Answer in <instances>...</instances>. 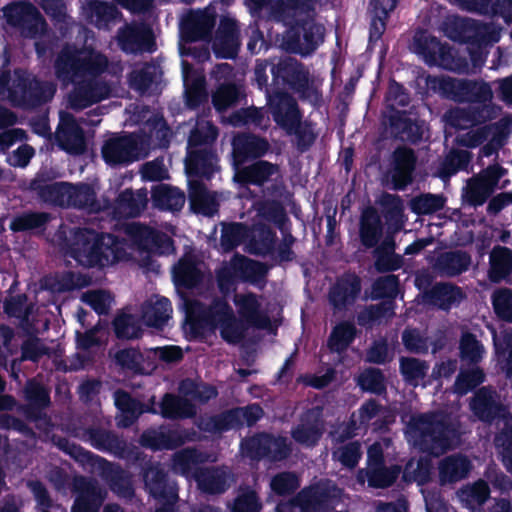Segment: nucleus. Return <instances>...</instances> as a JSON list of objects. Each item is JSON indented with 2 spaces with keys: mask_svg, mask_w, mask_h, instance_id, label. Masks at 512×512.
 I'll list each match as a JSON object with an SVG mask.
<instances>
[{
  "mask_svg": "<svg viewBox=\"0 0 512 512\" xmlns=\"http://www.w3.org/2000/svg\"><path fill=\"white\" fill-rule=\"evenodd\" d=\"M266 8L269 20L286 27L281 40L286 52L306 57L324 41V27L313 18L309 0H274Z\"/></svg>",
  "mask_w": 512,
  "mask_h": 512,
  "instance_id": "nucleus-1",
  "label": "nucleus"
},
{
  "mask_svg": "<svg viewBox=\"0 0 512 512\" xmlns=\"http://www.w3.org/2000/svg\"><path fill=\"white\" fill-rule=\"evenodd\" d=\"M66 254L78 264L87 267H106L123 259L125 249L118 237L98 233L90 228H73L64 238Z\"/></svg>",
  "mask_w": 512,
  "mask_h": 512,
  "instance_id": "nucleus-2",
  "label": "nucleus"
},
{
  "mask_svg": "<svg viewBox=\"0 0 512 512\" xmlns=\"http://www.w3.org/2000/svg\"><path fill=\"white\" fill-rule=\"evenodd\" d=\"M457 430L441 413L424 412L411 415L406 435L420 451L439 456L451 449Z\"/></svg>",
  "mask_w": 512,
  "mask_h": 512,
  "instance_id": "nucleus-3",
  "label": "nucleus"
},
{
  "mask_svg": "<svg viewBox=\"0 0 512 512\" xmlns=\"http://www.w3.org/2000/svg\"><path fill=\"white\" fill-rule=\"evenodd\" d=\"M268 62L272 81L269 86L273 90L285 88L295 93L303 102H309L316 106L322 98L321 92L314 85L309 69L302 62L292 57L279 59L276 62L265 59Z\"/></svg>",
  "mask_w": 512,
  "mask_h": 512,
  "instance_id": "nucleus-4",
  "label": "nucleus"
},
{
  "mask_svg": "<svg viewBox=\"0 0 512 512\" xmlns=\"http://www.w3.org/2000/svg\"><path fill=\"white\" fill-rule=\"evenodd\" d=\"M425 86L428 93L459 104H487L493 98L491 86L483 80L427 74Z\"/></svg>",
  "mask_w": 512,
  "mask_h": 512,
  "instance_id": "nucleus-5",
  "label": "nucleus"
},
{
  "mask_svg": "<svg viewBox=\"0 0 512 512\" xmlns=\"http://www.w3.org/2000/svg\"><path fill=\"white\" fill-rule=\"evenodd\" d=\"M268 62L256 60L253 82L263 91L267 100L268 110L274 122L283 130L291 128L303 114L296 99L285 90H273L269 86Z\"/></svg>",
  "mask_w": 512,
  "mask_h": 512,
  "instance_id": "nucleus-6",
  "label": "nucleus"
},
{
  "mask_svg": "<svg viewBox=\"0 0 512 512\" xmlns=\"http://www.w3.org/2000/svg\"><path fill=\"white\" fill-rule=\"evenodd\" d=\"M55 92L53 83L39 80L24 69L14 70L12 84L8 89L11 102L23 109H34L48 103Z\"/></svg>",
  "mask_w": 512,
  "mask_h": 512,
  "instance_id": "nucleus-7",
  "label": "nucleus"
},
{
  "mask_svg": "<svg viewBox=\"0 0 512 512\" xmlns=\"http://www.w3.org/2000/svg\"><path fill=\"white\" fill-rule=\"evenodd\" d=\"M136 459L140 461V474L145 491L161 505H175L178 500V486L170 478L164 465L144 454H139Z\"/></svg>",
  "mask_w": 512,
  "mask_h": 512,
  "instance_id": "nucleus-8",
  "label": "nucleus"
},
{
  "mask_svg": "<svg viewBox=\"0 0 512 512\" xmlns=\"http://www.w3.org/2000/svg\"><path fill=\"white\" fill-rule=\"evenodd\" d=\"M342 490L330 480H320L301 489L293 499L300 512H332L339 504Z\"/></svg>",
  "mask_w": 512,
  "mask_h": 512,
  "instance_id": "nucleus-9",
  "label": "nucleus"
},
{
  "mask_svg": "<svg viewBox=\"0 0 512 512\" xmlns=\"http://www.w3.org/2000/svg\"><path fill=\"white\" fill-rule=\"evenodd\" d=\"M241 449L251 460H269L279 462L291 454V445L287 438L274 436L271 433L260 432L241 442Z\"/></svg>",
  "mask_w": 512,
  "mask_h": 512,
  "instance_id": "nucleus-10",
  "label": "nucleus"
},
{
  "mask_svg": "<svg viewBox=\"0 0 512 512\" xmlns=\"http://www.w3.org/2000/svg\"><path fill=\"white\" fill-rule=\"evenodd\" d=\"M470 408L481 422L487 424H504L512 417L508 407L501 402L499 394L491 386H482L475 392Z\"/></svg>",
  "mask_w": 512,
  "mask_h": 512,
  "instance_id": "nucleus-11",
  "label": "nucleus"
},
{
  "mask_svg": "<svg viewBox=\"0 0 512 512\" xmlns=\"http://www.w3.org/2000/svg\"><path fill=\"white\" fill-rule=\"evenodd\" d=\"M362 291V280L355 272L346 271L336 277L328 291V302L333 313H345L354 307Z\"/></svg>",
  "mask_w": 512,
  "mask_h": 512,
  "instance_id": "nucleus-12",
  "label": "nucleus"
},
{
  "mask_svg": "<svg viewBox=\"0 0 512 512\" xmlns=\"http://www.w3.org/2000/svg\"><path fill=\"white\" fill-rule=\"evenodd\" d=\"M8 22L19 29L25 38L34 39L47 29V23L39 10L29 2H20L7 7Z\"/></svg>",
  "mask_w": 512,
  "mask_h": 512,
  "instance_id": "nucleus-13",
  "label": "nucleus"
},
{
  "mask_svg": "<svg viewBox=\"0 0 512 512\" xmlns=\"http://www.w3.org/2000/svg\"><path fill=\"white\" fill-rule=\"evenodd\" d=\"M415 52L422 56L429 66H440L447 70H456L451 47L430 35L427 31H420L414 36Z\"/></svg>",
  "mask_w": 512,
  "mask_h": 512,
  "instance_id": "nucleus-14",
  "label": "nucleus"
},
{
  "mask_svg": "<svg viewBox=\"0 0 512 512\" xmlns=\"http://www.w3.org/2000/svg\"><path fill=\"white\" fill-rule=\"evenodd\" d=\"M117 40L120 49L127 54L152 53L156 50L153 29L145 22L125 24L119 28Z\"/></svg>",
  "mask_w": 512,
  "mask_h": 512,
  "instance_id": "nucleus-15",
  "label": "nucleus"
},
{
  "mask_svg": "<svg viewBox=\"0 0 512 512\" xmlns=\"http://www.w3.org/2000/svg\"><path fill=\"white\" fill-rule=\"evenodd\" d=\"M126 233L141 251L155 255H169L174 250L173 239L155 228L133 223L127 227Z\"/></svg>",
  "mask_w": 512,
  "mask_h": 512,
  "instance_id": "nucleus-16",
  "label": "nucleus"
},
{
  "mask_svg": "<svg viewBox=\"0 0 512 512\" xmlns=\"http://www.w3.org/2000/svg\"><path fill=\"white\" fill-rule=\"evenodd\" d=\"M195 432L188 429H168L165 426L148 428L142 432L139 443L152 451L174 450L192 441Z\"/></svg>",
  "mask_w": 512,
  "mask_h": 512,
  "instance_id": "nucleus-17",
  "label": "nucleus"
},
{
  "mask_svg": "<svg viewBox=\"0 0 512 512\" xmlns=\"http://www.w3.org/2000/svg\"><path fill=\"white\" fill-rule=\"evenodd\" d=\"M387 125L391 138L395 140L418 144L423 138V121L406 110L391 107Z\"/></svg>",
  "mask_w": 512,
  "mask_h": 512,
  "instance_id": "nucleus-18",
  "label": "nucleus"
},
{
  "mask_svg": "<svg viewBox=\"0 0 512 512\" xmlns=\"http://www.w3.org/2000/svg\"><path fill=\"white\" fill-rule=\"evenodd\" d=\"M140 143L141 137L135 133L109 138L102 146V158L110 166L129 164L136 160Z\"/></svg>",
  "mask_w": 512,
  "mask_h": 512,
  "instance_id": "nucleus-19",
  "label": "nucleus"
},
{
  "mask_svg": "<svg viewBox=\"0 0 512 512\" xmlns=\"http://www.w3.org/2000/svg\"><path fill=\"white\" fill-rule=\"evenodd\" d=\"M216 25V13L208 10H191L180 22L181 39L186 43L209 41Z\"/></svg>",
  "mask_w": 512,
  "mask_h": 512,
  "instance_id": "nucleus-20",
  "label": "nucleus"
},
{
  "mask_svg": "<svg viewBox=\"0 0 512 512\" xmlns=\"http://www.w3.org/2000/svg\"><path fill=\"white\" fill-rule=\"evenodd\" d=\"M232 166L237 167L249 161L260 160L270 149L268 140L250 132H239L231 141Z\"/></svg>",
  "mask_w": 512,
  "mask_h": 512,
  "instance_id": "nucleus-21",
  "label": "nucleus"
},
{
  "mask_svg": "<svg viewBox=\"0 0 512 512\" xmlns=\"http://www.w3.org/2000/svg\"><path fill=\"white\" fill-rule=\"evenodd\" d=\"M417 165L415 151L405 145L397 146L390 157V178L393 188L405 190L412 182Z\"/></svg>",
  "mask_w": 512,
  "mask_h": 512,
  "instance_id": "nucleus-22",
  "label": "nucleus"
},
{
  "mask_svg": "<svg viewBox=\"0 0 512 512\" xmlns=\"http://www.w3.org/2000/svg\"><path fill=\"white\" fill-rule=\"evenodd\" d=\"M219 162L216 148L187 150L185 172L190 178L210 181L221 169Z\"/></svg>",
  "mask_w": 512,
  "mask_h": 512,
  "instance_id": "nucleus-23",
  "label": "nucleus"
},
{
  "mask_svg": "<svg viewBox=\"0 0 512 512\" xmlns=\"http://www.w3.org/2000/svg\"><path fill=\"white\" fill-rule=\"evenodd\" d=\"M234 181L241 187L249 185L262 187L278 172V165L266 160H257L250 165L233 167Z\"/></svg>",
  "mask_w": 512,
  "mask_h": 512,
  "instance_id": "nucleus-24",
  "label": "nucleus"
},
{
  "mask_svg": "<svg viewBox=\"0 0 512 512\" xmlns=\"http://www.w3.org/2000/svg\"><path fill=\"white\" fill-rule=\"evenodd\" d=\"M323 435V425L319 412L313 409L300 417V423L291 430L292 439L304 447H315Z\"/></svg>",
  "mask_w": 512,
  "mask_h": 512,
  "instance_id": "nucleus-25",
  "label": "nucleus"
},
{
  "mask_svg": "<svg viewBox=\"0 0 512 512\" xmlns=\"http://www.w3.org/2000/svg\"><path fill=\"white\" fill-rule=\"evenodd\" d=\"M57 145L67 153L80 155L86 150L84 130L73 116L62 121L56 132Z\"/></svg>",
  "mask_w": 512,
  "mask_h": 512,
  "instance_id": "nucleus-26",
  "label": "nucleus"
},
{
  "mask_svg": "<svg viewBox=\"0 0 512 512\" xmlns=\"http://www.w3.org/2000/svg\"><path fill=\"white\" fill-rule=\"evenodd\" d=\"M109 96V87L100 81H83L78 83L69 96L72 109L80 110L106 99Z\"/></svg>",
  "mask_w": 512,
  "mask_h": 512,
  "instance_id": "nucleus-27",
  "label": "nucleus"
},
{
  "mask_svg": "<svg viewBox=\"0 0 512 512\" xmlns=\"http://www.w3.org/2000/svg\"><path fill=\"white\" fill-rule=\"evenodd\" d=\"M74 487L78 494L71 512H99L104 501L100 488L83 476L75 479Z\"/></svg>",
  "mask_w": 512,
  "mask_h": 512,
  "instance_id": "nucleus-28",
  "label": "nucleus"
},
{
  "mask_svg": "<svg viewBox=\"0 0 512 512\" xmlns=\"http://www.w3.org/2000/svg\"><path fill=\"white\" fill-rule=\"evenodd\" d=\"M54 71L56 78L64 83L81 78V51L74 45H64L55 59Z\"/></svg>",
  "mask_w": 512,
  "mask_h": 512,
  "instance_id": "nucleus-29",
  "label": "nucleus"
},
{
  "mask_svg": "<svg viewBox=\"0 0 512 512\" xmlns=\"http://www.w3.org/2000/svg\"><path fill=\"white\" fill-rule=\"evenodd\" d=\"M465 298L463 289L450 282H437L425 293V303L443 311L458 306Z\"/></svg>",
  "mask_w": 512,
  "mask_h": 512,
  "instance_id": "nucleus-30",
  "label": "nucleus"
},
{
  "mask_svg": "<svg viewBox=\"0 0 512 512\" xmlns=\"http://www.w3.org/2000/svg\"><path fill=\"white\" fill-rule=\"evenodd\" d=\"M398 2L399 0H369L367 9L370 17L369 43H376L382 38L390 13L395 10Z\"/></svg>",
  "mask_w": 512,
  "mask_h": 512,
  "instance_id": "nucleus-31",
  "label": "nucleus"
},
{
  "mask_svg": "<svg viewBox=\"0 0 512 512\" xmlns=\"http://www.w3.org/2000/svg\"><path fill=\"white\" fill-rule=\"evenodd\" d=\"M30 189L45 203L58 207H67L69 182L60 181L47 183L43 175L38 174L31 182Z\"/></svg>",
  "mask_w": 512,
  "mask_h": 512,
  "instance_id": "nucleus-32",
  "label": "nucleus"
},
{
  "mask_svg": "<svg viewBox=\"0 0 512 512\" xmlns=\"http://www.w3.org/2000/svg\"><path fill=\"white\" fill-rule=\"evenodd\" d=\"M196 413V405L189 398L174 393L166 392L159 402V414L164 419H190L195 417Z\"/></svg>",
  "mask_w": 512,
  "mask_h": 512,
  "instance_id": "nucleus-33",
  "label": "nucleus"
},
{
  "mask_svg": "<svg viewBox=\"0 0 512 512\" xmlns=\"http://www.w3.org/2000/svg\"><path fill=\"white\" fill-rule=\"evenodd\" d=\"M471 265V256L464 250H450L440 253L434 269L440 276L456 277L466 272Z\"/></svg>",
  "mask_w": 512,
  "mask_h": 512,
  "instance_id": "nucleus-34",
  "label": "nucleus"
},
{
  "mask_svg": "<svg viewBox=\"0 0 512 512\" xmlns=\"http://www.w3.org/2000/svg\"><path fill=\"white\" fill-rule=\"evenodd\" d=\"M471 468V461L463 454L446 456L439 463V482L446 485L461 481L468 476Z\"/></svg>",
  "mask_w": 512,
  "mask_h": 512,
  "instance_id": "nucleus-35",
  "label": "nucleus"
},
{
  "mask_svg": "<svg viewBox=\"0 0 512 512\" xmlns=\"http://www.w3.org/2000/svg\"><path fill=\"white\" fill-rule=\"evenodd\" d=\"M481 21L472 18L456 17L448 26V36L460 44L479 48Z\"/></svg>",
  "mask_w": 512,
  "mask_h": 512,
  "instance_id": "nucleus-36",
  "label": "nucleus"
},
{
  "mask_svg": "<svg viewBox=\"0 0 512 512\" xmlns=\"http://www.w3.org/2000/svg\"><path fill=\"white\" fill-rule=\"evenodd\" d=\"M383 235V224L375 208L369 207L363 211L359 224V238L366 249L377 246Z\"/></svg>",
  "mask_w": 512,
  "mask_h": 512,
  "instance_id": "nucleus-37",
  "label": "nucleus"
},
{
  "mask_svg": "<svg viewBox=\"0 0 512 512\" xmlns=\"http://www.w3.org/2000/svg\"><path fill=\"white\" fill-rule=\"evenodd\" d=\"M87 19L98 29H106L122 16L118 7L103 0H86L84 7Z\"/></svg>",
  "mask_w": 512,
  "mask_h": 512,
  "instance_id": "nucleus-38",
  "label": "nucleus"
},
{
  "mask_svg": "<svg viewBox=\"0 0 512 512\" xmlns=\"http://www.w3.org/2000/svg\"><path fill=\"white\" fill-rule=\"evenodd\" d=\"M197 427L205 433L223 434L230 430L241 429V422H238L235 409L230 408L217 414L200 417Z\"/></svg>",
  "mask_w": 512,
  "mask_h": 512,
  "instance_id": "nucleus-39",
  "label": "nucleus"
},
{
  "mask_svg": "<svg viewBox=\"0 0 512 512\" xmlns=\"http://www.w3.org/2000/svg\"><path fill=\"white\" fill-rule=\"evenodd\" d=\"M171 301L166 297H159L156 301H146L141 307L142 322L151 328L162 329L172 314Z\"/></svg>",
  "mask_w": 512,
  "mask_h": 512,
  "instance_id": "nucleus-40",
  "label": "nucleus"
},
{
  "mask_svg": "<svg viewBox=\"0 0 512 512\" xmlns=\"http://www.w3.org/2000/svg\"><path fill=\"white\" fill-rule=\"evenodd\" d=\"M203 314V321L208 325L209 331L218 329L234 313L231 305L224 296H215L208 305L197 303Z\"/></svg>",
  "mask_w": 512,
  "mask_h": 512,
  "instance_id": "nucleus-41",
  "label": "nucleus"
},
{
  "mask_svg": "<svg viewBox=\"0 0 512 512\" xmlns=\"http://www.w3.org/2000/svg\"><path fill=\"white\" fill-rule=\"evenodd\" d=\"M200 490L209 495H220L229 488L226 471L218 467L203 468L195 474Z\"/></svg>",
  "mask_w": 512,
  "mask_h": 512,
  "instance_id": "nucleus-42",
  "label": "nucleus"
},
{
  "mask_svg": "<svg viewBox=\"0 0 512 512\" xmlns=\"http://www.w3.org/2000/svg\"><path fill=\"white\" fill-rule=\"evenodd\" d=\"M240 317L248 324L263 328L269 319L261 313V304L254 293L236 295L234 299Z\"/></svg>",
  "mask_w": 512,
  "mask_h": 512,
  "instance_id": "nucleus-43",
  "label": "nucleus"
},
{
  "mask_svg": "<svg viewBox=\"0 0 512 512\" xmlns=\"http://www.w3.org/2000/svg\"><path fill=\"white\" fill-rule=\"evenodd\" d=\"M151 199L155 207L163 211H180L185 204L184 193L166 184H159L151 191Z\"/></svg>",
  "mask_w": 512,
  "mask_h": 512,
  "instance_id": "nucleus-44",
  "label": "nucleus"
},
{
  "mask_svg": "<svg viewBox=\"0 0 512 512\" xmlns=\"http://www.w3.org/2000/svg\"><path fill=\"white\" fill-rule=\"evenodd\" d=\"M233 260L239 281L256 284L265 280L268 268L264 263L244 255H235Z\"/></svg>",
  "mask_w": 512,
  "mask_h": 512,
  "instance_id": "nucleus-45",
  "label": "nucleus"
},
{
  "mask_svg": "<svg viewBox=\"0 0 512 512\" xmlns=\"http://www.w3.org/2000/svg\"><path fill=\"white\" fill-rule=\"evenodd\" d=\"M357 336V328L351 321L336 324L327 339V347L331 353L342 354L347 351Z\"/></svg>",
  "mask_w": 512,
  "mask_h": 512,
  "instance_id": "nucleus-46",
  "label": "nucleus"
},
{
  "mask_svg": "<svg viewBox=\"0 0 512 512\" xmlns=\"http://www.w3.org/2000/svg\"><path fill=\"white\" fill-rule=\"evenodd\" d=\"M244 96L241 85L234 82H224L212 93L211 98L215 110L222 113L236 106Z\"/></svg>",
  "mask_w": 512,
  "mask_h": 512,
  "instance_id": "nucleus-47",
  "label": "nucleus"
},
{
  "mask_svg": "<svg viewBox=\"0 0 512 512\" xmlns=\"http://www.w3.org/2000/svg\"><path fill=\"white\" fill-rule=\"evenodd\" d=\"M67 207L78 209H89L90 211H98L100 204L97 201V195L94 188L88 183H70Z\"/></svg>",
  "mask_w": 512,
  "mask_h": 512,
  "instance_id": "nucleus-48",
  "label": "nucleus"
},
{
  "mask_svg": "<svg viewBox=\"0 0 512 512\" xmlns=\"http://www.w3.org/2000/svg\"><path fill=\"white\" fill-rule=\"evenodd\" d=\"M276 232L267 224H255L251 230L249 245L257 255L271 254L275 250Z\"/></svg>",
  "mask_w": 512,
  "mask_h": 512,
  "instance_id": "nucleus-49",
  "label": "nucleus"
},
{
  "mask_svg": "<svg viewBox=\"0 0 512 512\" xmlns=\"http://www.w3.org/2000/svg\"><path fill=\"white\" fill-rule=\"evenodd\" d=\"M218 136L219 130L213 123H197L189 133L187 150L216 148L215 142Z\"/></svg>",
  "mask_w": 512,
  "mask_h": 512,
  "instance_id": "nucleus-50",
  "label": "nucleus"
},
{
  "mask_svg": "<svg viewBox=\"0 0 512 512\" xmlns=\"http://www.w3.org/2000/svg\"><path fill=\"white\" fill-rule=\"evenodd\" d=\"M115 406L123 414L120 425L127 428L136 422L139 416L143 414L144 403L133 398L130 393L125 390H117L115 392Z\"/></svg>",
  "mask_w": 512,
  "mask_h": 512,
  "instance_id": "nucleus-51",
  "label": "nucleus"
},
{
  "mask_svg": "<svg viewBox=\"0 0 512 512\" xmlns=\"http://www.w3.org/2000/svg\"><path fill=\"white\" fill-rule=\"evenodd\" d=\"M512 270V250L508 247L497 246L490 254L488 275L491 281L499 282L506 278Z\"/></svg>",
  "mask_w": 512,
  "mask_h": 512,
  "instance_id": "nucleus-52",
  "label": "nucleus"
},
{
  "mask_svg": "<svg viewBox=\"0 0 512 512\" xmlns=\"http://www.w3.org/2000/svg\"><path fill=\"white\" fill-rule=\"evenodd\" d=\"M173 279L177 286L193 289L203 280V274L191 259H181L173 270Z\"/></svg>",
  "mask_w": 512,
  "mask_h": 512,
  "instance_id": "nucleus-53",
  "label": "nucleus"
},
{
  "mask_svg": "<svg viewBox=\"0 0 512 512\" xmlns=\"http://www.w3.org/2000/svg\"><path fill=\"white\" fill-rule=\"evenodd\" d=\"M87 435L91 445L104 452H121L124 450L125 442L113 431L102 428H89Z\"/></svg>",
  "mask_w": 512,
  "mask_h": 512,
  "instance_id": "nucleus-54",
  "label": "nucleus"
},
{
  "mask_svg": "<svg viewBox=\"0 0 512 512\" xmlns=\"http://www.w3.org/2000/svg\"><path fill=\"white\" fill-rule=\"evenodd\" d=\"M402 468L399 465L386 467L385 464L373 468H367L366 477L371 488L385 489L391 487L398 479Z\"/></svg>",
  "mask_w": 512,
  "mask_h": 512,
  "instance_id": "nucleus-55",
  "label": "nucleus"
},
{
  "mask_svg": "<svg viewBox=\"0 0 512 512\" xmlns=\"http://www.w3.org/2000/svg\"><path fill=\"white\" fill-rule=\"evenodd\" d=\"M432 463L427 458H420L416 463L413 460L407 462L402 478L407 483L416 482L425 485L431 481Z\"/></svg>",
  "mask_w": 512,
  "mask_h": 512,
  "instance_id": "nucleus-56",
  "label": "nucleus"
},
{
  "mask_svg": "<svg viewBox=\"0 0 512 512\" xmlns=\"http://www.w3.org/2000/svg\"><path fill=\"white\" fill-rule=\"evenodd\" d=\"M202 461V454L197 449L184 448L174 454L172 468L176 473L187 477Z\"/></svg>",
  "mask_w": 512,
  "mask_h": 512,
  "instance_id": "nucleus-57",
  "label": "nucleus"
},
{
  "mask_svg": "<svg viewBox=\"0 0 512 512\" xmlns=\"http://www.w3.org/2000/svg\"><path fill=\"white\" fill-rule=\"evenodd\" d=\"M248 229L244 223L231 222L222 225L220 244L224 251L237 248L247 237Z\"/></svg>",
  "mask_w": 512,
  "mask_h": 512,
  "instance_id": "nucleus-58",
  "label": "nucleus"
},
{
  "mask_svg": "<svg viewBox=\"0 0 512 512\" xmlns=\"http://www.w3.org/2000/svg\"><path fill=\"white\" fill-rule=\"evenodd\" d=\"M400 280L395 274L380 276L371 285L372 300L394 299L399 291Z\"/></svg>",
  "mask_w": 512,
  "mask_h": 512,
  "instance_id": "nucleus-59",
  "label": "nucleus"
},
{
  "mask_svg": "<svg viewBox=\"0 0 512 512\" xmlns=\"http://www.w3.org/2000/svg\"><path fill=\"white\" fill-rule=\"evenodd\" d=\"M49 220L50 215L46 212H23L12 219L10 229L13 232L39 229L43 228Z\"/></svg>",
  "mask_w": 512,
  "mask_h": 512,
  "instance_id": "nucleus-60",
  "label": "nucleus"
},
{
  "mask_svg": "<svg viewBox=\"0 0 512 512\" xmlns=\"http://www.w3.org/2000/svg\"><path fill=\"white\" fill-rule=\"evenodd\" d=\"M115 336L120 340L139 339L143 330L131 314H120L112 322Z\"/></svg>",
  "mask_w": 512,
  "mask_h": 512,
  "instance_id": "nucleus-61",
  "label": "nucleus"
},
{
  "mask_svg": "<svg viewBox=\"0 0 512 512\" xmlns=\"http://www.w3.org/2000/svg\"><path fill=\"white\" fill-rule=\"evenodd\" d=\"M300 487V479L296 473L283 471L275 474L270 480L271 491L281 497L293 495Z\"/></svg>",
  "mask_w": 512,
  "mask_h": 512,
  "instance_id": "nucleus-62",
  "label": "nucleus"
},
{
  "mask_svg": "<svg viewBox=\"0 0 512 512\" xmlns=\"http://www.w3.org/2000/svg\"><path fill=\"white\" fill-rule=\"evenodd\" d=\"M492 307L498 319L512 323V289L500 288L491 296Z\"/></svg>",
  "mask_w": 512,
  "mask_h": 512,
  "instance_id": "nucleus-63",
  "label": "nucleus"
},
{
  "mask_svg": "<svg viewBox=\"0 0 512 512\" xmlns=\"http://www.w3.org/2000/svg\"><path fill=\"white\" fill-rule=\"evenodd\" d=\"M502 428L496 433L494 442L501 448L502 461L508 472L512 474V417L502 424Z\"/></svg>",
  "mask_w": 512,
  "mask_h": 512,
  "instance_id": "nucleus-64",
  "label": "nucleus"
}]
</instances>
